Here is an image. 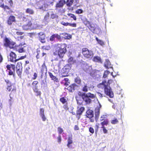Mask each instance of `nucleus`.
Instances as JSON below:
<instances>
[{"label": "nucleus", "mask_w": 151, "mask_h": 151, "mask_svg": "<svg viewBox=\"0 0 151 151\" xmlns=\"http://www.w3.org/2000/svg\"><path fill=\"white\" fill-rule=\"evenodd\" d=\"M82 91L84 92H87L88 91V88L87 84L84 85L83 87Z\"/></svg>", "instance_id": "45"}, {"label": "nucleus", "mask_w": 151, "mask_h": 151, "mask_svg": "<svg viewBox=\"0 0 151 151\" xmlns=\"http://www.w3.org/2000/svg\"><path fill=\"white\" fill-rule=\"evenodd\" d=\"M16 20L15 17L13 15H11L8 17L6 22L8 24L11 25L13 23L16 22Z\"/></svg>", "instance_id": "14"}, {"label": "nucleus", "mask_w": 151, "mask_h": 151, "mask_svg": "<svg viewBox=\"0 0 151 151\" xmlns=\"http://www.w3.org/2000/svg\"><path fill=\"white\" fill-rule=\"evenodd\" d=\"M99 124H96L95 125V131H96V132H97L98 131V129H99Z\"/></svg>", "instance_id": "58"}, {"label": "nucleus", "mask_w": 151, "mask_h": 151, "mask_svg": "<svg viewBox=\"0 0 151 151\" xmlns=\"http://www.w3.org/2000/svg\"><path fill=\"white\" fill-rule=\"evenodd\" d=\"M41 48L43 50H48L51 49V47L50 45H44Z\"/></svg>", "instance_id": "38"}, {"label": "nucleus", "mask_w": 151, "mask_h": 151, "mask_svg": "<svg viewBox=\"0 0 151 151\" xmlns=\"http://www.w3.org/2000/svg\"><path fill=\"white\" fill-rule=\"evenodd\" d=\"M25 42L20 43L19 45H15L13 49L16 51H18L19 53H22L25 52L24 48L25 46H24L25 45Z\"/></svg>", "instance_id": "7"}, {"label": "nucleus", "mask_w": 151, "mask_h": 151, "mask_svg": "<svg viewBox=\"0 0 151 151\" xmlns=\"http://www.w3.org/2000/svg\"><path fill=\"white\" fill-rule=\"evenodd\" d=\"M44 110L43 108H41L40 109V115H42L44 114Z\"/></svg>", "instance_id": "55"}, {"label": "nucleus", "mask_w": 151, "mask_h": 151, "mask_svg": "<svg viewBox=\"0 0 151 151\" xmlns=\"http://www.w3.org/2000/svg\"><path fill=\"white\" fill-rule=\"evenodd\" d=\"M109 73L110 72L108 70L105 71L104 73L103 77L104 78H106Z\"/></svg>", "instance_id": "46"}, {"label": "nucleus", "mask_w": 151, "mask_h": 151, "mask_svg": "<svg viewBox=\"0 0 151 151\" xmlns=\"http://www.w3.org/2000/svg\"><path fill=\"white\" fill-rule=\"evenodd\" d=\"M22 72V69L16 68V73L18 76L21 77Z\"/></svg>", "instance_id": "34"}, {"label": "nucleus", "mask_w": 151, "mask_h": 151, "mask_svg": "<svg viewBox=\"0 0 151 151\" xmlns=\"http://www.w3.org/2000/svg\"><path fill=\"white\" fill-rule=\"evenodd\" d=\"M4 45L6 47H9L10 49H12L16 44V43L11 41L6 37H5L4 40Z\"/></svg>", "instance_id": "8"}, {"label": "nucleus", "mask_w": 151, "mask_h": 151, "mask_svg": "<svg viewBox=\"0 0 151 151\" xmlns=\"http://www.w3.org/2000/svg\"><path fill=\"white\" fill-rule=\"evenodd\" d=\"M52 3H53L52 2H47L46 4L44 3L43 5L39 6V8L40 9H44V8L47 7L48 5Z\"/></svg>", "instance_id": "28"}, {"label": "nucleus", "mask_w": 151, "mask_h": 151, "mask_svg": "<svg viewBox=\"0 0 151 151\" xmlns=\"http://www.w3.org/2000/svg\"><path fill=\"white\" fill-rule=\"evenodd\" d=\"M38 82L37 81H34L32 82V86L33 89L38 88L37 84H38Z\"/></svg>", "instance_id": "31"}, {"label": "nucleus", "mask_w": 151, "mask_h": 151, "mask_svg": "<svg viewBox=\"0 0 151 151\" xmlns=\"http://www.w3.org/2000/svg\"><path fill=\"white\" fill-rule=\"evenodd\" d=\"M96 40L97 41L98 44L101 45L103 46L104 45V42L102 40L98 39V37H96Z\"/></svg>", "instance_id": "41"}, {"label": "nucleus", "mask_w": 151, "mask_h": 151, "mask_svg": "<svg viewBox=\"0 0 151 151\" xmlns=\"http://www.w3.org/2000/svg\"><path fill=\"white\" fill-rule=\"evenodd\" d=\"M93 111L90 109L86 111V116L88 118H92L93 116Z\"/></svg>", "instance_id": "22"}, {"label": "nucleus", "mask_w": 151, "mask_h": 151, "mask_svg": "<svg viewBox=\"0 0 151 151\" xmlns=\"http://www.w3.org/2000/svg\"><path fill=\"white\" fill-rule=\"evenodd\" d=\"M6 71L9 76L14 75L15 72V66L13 64H7L6 66Z\"/></svg>", "instance_id": "6"}, {"label": "nucleus", "mask_w": 151, "mask_h": 151, "mask_svg": "<svg viewBox=\"0 0 151 151\" xmlns=\"http://www.w3.org/2000/svg\"><path fill=\"white\" fill-rule=\"evenodd\" d=\"M67 15L68 16L70 17V18H73L74 20L76 21L77 19V18L75 15L71 13L68 14Z\"/></svg>", "instance_id": "44"}, {"label": "nucleus", "mask_w": 151, "mask_h": 151, "mask_svg": "<svg viewBox=\"0 0 151 151\" xmlns=\"http://www.w3.org/2000/svg\"><path fill=\"white\" fill-rule=\"evenodd\" d=\"M30 69V68L29 66L26 68L25 69V71L26 73H28L29 70Z\"/></svg>", "instance_id": "63"}, {"label": "nucleus", "mask_w": 151, "mask_h": 151, "mask_svg": "<svg viewBox=\"0 0 151 151\" xmlns=\"http://www.w3.org/2000/svg\"><path fill=\"white\" fill-rule=\"evenodd\" d=\"M93 60L94 62H101V59L100 57L99 56H95L93 59Z\"/></svg>", "instance_id": "36"}, {"label": "nucleus", "mask_w": 151, "mask_h": 151, "mask_svg": "<svg viewBox=\"0 0 151 151\" xmlns=\"http://www.w3.org/2000/svg\"><path fill=\"white\" fill-rule=\"evenodd\" d=\"M72 136L71 135L70 137H69L68 139V144L67 146L68 147H70V145L73 143Z\"/></svg>", "instance_id": "30"}, {"label": "nucleus", "mask_w": 151, "mask_h": 151, "mask_svg": "<svg viewBox=\"0 0 151 151\" xmlns=\"http://www.w3.org/2000/svg\"><path fill=\"white\" fill-rule=\"evenodd\" d=\"M38 40L42 43H45L46 42V34L43 32H40L37 34Z\"/></svg>", "instance_id": "9"}, {"label": "nucleus", "mask_w": 151, "mask_h": 151, "mask_svg": "<svg viewBox=\"0 0 151 151\" xmlns=\"http://www.w3.org/2000/svg\"><path fill=\"white\" fill-rule=\"evenodd\" d=\"M41 116V117L42 119V120L43 121H45L46 120V118L45 116V115L44 114V115H40Z\"/></svg>", "instance_id": "60"}, {"label": "nucleus", "mask_w": 151, "mask_h": 151, "mask_svg": "<svg viewBox=\"0 0 151 151\" xmlns=\"http://www.w3.org/2000/svg\"><path fill=\"white\" fill-rule=\"evenodd\" d=\"M16 68L22 69V63L21 62H18L17 64Z\"/></svg>", "instance_id": "40"}, {"label": "nucleus", "mask_w": 151, "mask_h": 151, "mask_svg": "<svg viewBox=\"0 0 151 151\" xmlns=\"http://www.w3.org/2000/svg\"><path fill=\"white\" fill-rule=\"evenodd\" d=\"M60 100L63 104H64L67 102V101L64 97L60 98Z\"/></svg>", "instance_id": "48"}, {"label": "nucleus", "mask_w": 151, "mask_h": 151, "mask_svg": "<svg viewBox=\"0 0 151 151\" xmlns=\"http://www.w3.org/2000/svg\"><path fill=\"white\" fill-rule=\"evenodd\" d=\"M73 2V0H67L65 3L68 7H70L72 5Z\"/></svg>", "instance_id": "33"}, {"label": "nucleus", "mask_w": 151, "mask_h": 151, "mask_svg": "<svg viewBox=\"0 0 151 151\" xmlns=\"http://www.w3.org/2000/svg\"><path fill=\"white\" fill-rule=\"evenodd\" d=\"M83 13V10L82 9H78L76 11V13L77 14H81Z\"/></svg>", "instance_id": "51"}, {"label": "nucleus", "mask_w": 151, "mask_h": 151, "mask_svg": "<svg viewBox=\"0 0 151 151\" xmlns=\"http://www.w3.org/2000/svg\"><path fill=\"white\" fill-rule=\"evenodd\" d=\"M83 100L85 101L86 103L87 104H89L91 102V99L88 97H82Z\"/></svg>", "instance_id": "32"}, {"label": "nucleus", "mask_w": 151, "mask_h": 151, "mask_svg": "<svg viewBox=\"0 0 151 151\" xmlns=\"http://www.w3.org/2000/svg\"><path fill=\"white\" fill-rule=\"evenodd\" d=\"M55 38L58 40H61V37L60 35L58 34H54L50 37V40L52 42L53 41L55 40Z\"/></svg>", "instance_id": "17"}, {"label": "nucleus", "mask_w": 151, "mask_h": 151, "mask_svg": "<svg viewBox=\"0 0 151 151\" xmlns=\"http://www.w3.org/2000/svg\"><path fill=\"white\" fill-rule=\"evenodd\" d=\"M89 132L93 134L94 133V129L92 127H90L89 128Z\"/></svg>", "instance_id": "53"}, {"label": "nucleus", "mask_w": 151, "mask_h": 151, "mask_svg": "<svg viewBox=\"0 0 151 151\" xmlns=\"http://www.w3.org/2000/svg\"><path fill=\"white\" fill-rule=\"evenodd\" d=\"M17 35H22L24 33V32L20 31H17L16 33Z\"/></svg>", "instance_id": "56"}, {"label": "nucleus", "mask_w": 151, "mask_h": 151, "mask_svg": "<svg viewBox=\"0 0 151 151\" xmlns=\"http://www.w3.org/2000/svg\"><path fill=\"white\" fill-rule=\"evenodd\" d=\"M66 1L65 0H60L56 4L55 6L56 9L62 8L64 5L65 4Z\"/></svg>", "instance_id": "16"}, {"label": "nucleus", "mask_w": 151, "mask_h": 151, "mask_svg": "<svg viewBox=\"0 0 151 151\" xmlns=\"http://www.w3.org/2000/svg\"><path fill=\"white\" fill-rule=\"evenodd\" d=\"M64 36L63 38L65 39H70L72 37V36L71 35L69 34L66 33H63L60 34Z\"/></svg>", "instance_id": "26"}, {"label": "nucleus", "mask_w": 151, "mask_h": 151, "mask_svg": "<svg viewBox=\"0 0 151 151\" xmlns=\"http://www.w3.org/2000/svg\"><path fill=\"white\" fill-rule=\"evenodd\" d=\"M5 82L6 83V84L7 86H8L11 85L12 83L8 79H5L4 80Z\"/></svg>", "instance_id": "47"}, {"label": "nucleus", "mask_w": 151, "mask_h": 151, "mask_svg": "<svg viewBox=\"0 0 151 151\" xmlns=\"http://www.w3.org/2000/svg\"><path fill=\"white\" fill-rule=\"evenodd\" d=\"M61 24L64 26H69L70 27H76L77 25L76 23H70L68 22H65L62 21L60 23Z\"/></svg>", "instance_id": "21"}, {"label": "nucleus", "mask_w": 151, "mask_h": 151, "mask_svg": "<svg viewBox=\"0 0 151 151\" xmlns=\"http://www.w3.org/2000/svg\"><path fill=\"white\" fill-rule=\"evenodd\" d=\"M68 73L67 72H65V71H63L61 74V77L67 76H68Z\"/></svg>", "instance_id": "49"}, {"label": "nucleus", "mask_w": 151, "mask_h": 151, "mask_svg": "<svg viewBox=\"0 0 151 151\" xmlns=\"http://www.w3.org/2000/svg\"><path fill=\"white\" fill-rule=\"evenodd\" d=\"M74 129L75 131L78 130L79 129V128L77 125H76L74 126Z\"/></svg>", "instance_id": "61"}, {"label": "nucleus", "mask_w": 151, "mask_h": 151, "mask_svg": "<svg viewBox=\"0 0 151 151\" xmlns=\"http://www.w3.org/2000/svg\"><path fill=\"white\" fill-rule=\"evenodd\" d=\"M101 105L100 104L99 106H97L95 109V119L96 121L99 119V114L100 109L101 107Z\"/></svg>", "instance_id": "15"}, {"label": "nucleus", "mask_w": 151, "mask_h": 151, "mask_svg": "<svg viewBox=\"0 0 151 151\" xmlns=\"http://www.w3.org/2000/svg\"><path fill=\"white\" fill-rule=\"evenodd\" d=\"M101 128L103 129V132L104 134H106L107 133V130L104 126H102Z\"/></svg>", "instance_id": "54"}, {"label": "nucleus", "mask_w": 151, "mask_h": 151, "mask_svg": "<svg viewBox=\"0 0 151 151\" xmlns=\"http://www.w3.org/2000/svg\"><path fill=\"white\" fill-rule=\"evenodd\" d=\"M32 24L30 20H28L26 24L23 26V28L25 30L30 29L32 27Z\"/></svg>", "instance_id": "18"}, {"label": "nucleus", "mask_w": 151, "mask_h": 151, "mask_svg": "<svg viewBox=\"0 0 151 151\" xmlns=\"http://www.w3.org/2000/svg\"><path fill=\"white\" fill-rule=\"evenodd\" d=\"M84 24L93 33H95L97 27V25L93 23L86 19L83 22Z\"/></svg>", "instance_id": "3"}, {"label": "nucleus", "mask_w": 151, "mask_h": 151, "mask_svg": "<svg viewBox=\"0 0 151 151\" xmlns=\"http://www.w3.org/2000/svg\"><path fill=\"white\" fill-rule=\"evenodd\" d=\"M100 121L101 122V124L102 126L107 125L109 123L108 120L105 115H103L101 117Z\"/></svg>", "instance_id": "10"}, {"label": "nucleus", "mask_w": 151, "mask_h": 151, "mask_svg": "<svg viewBox=\"0 0 151 151\" xmlns=\"http://www.w3.org/2000/svg\"><path fill=\"white\" fill-rule=\"evenodd\" d=\"M74 81L77 84L80 85L81 83V80L79 77H77L75 78Z\"/></svg>", "instance_id": "37"}, {"label": "nucleus", "mask_w": 151, "mask_h": 151, "mask_svg": "<svg viewBox=\"0 0 151 151\" xmlns=\"http://www.w3.org/2000/svg\"><path fill=\"white\" fill-rule=\"evenodd\" d=\"M48 74L50 77L55 82L58 83L59 82L58 79L56 76H54L52 73L50 72H48Z\"/></svg>", "instance_id": "25"}, {"label": "nucleus", "mask_w": 151, "mask_h": 151, "mask_svg": "<svg viewBox=\"0 0 151 151\" xmlns=\"http://www.w3.org/2000/svg\"><path fill=\"white\" fill-rule=\"evenodd\" d=\"M71 69V64H68L66 65L63 68V71H65V72L68 73L70 72Z\"/></svg>", "instance_id": "24"}, {"label": "nucleus", "mask_w": 151, "mask_h": 151, "mask_svg": "<svg viewBox=\"0 0 151 151\" xmlns=\"http://www.w3.org/2000/svg\"><path fill=\"white\" fill-rule=\"evenodd\" d=\"M76 85L75 83L71 84L67 88V90L69 92H73L75 90V88Z\"/></svg>", "instance_id": "20"}, {"label": "nucleus", "mask_w": 151, "mask_h": 151, "mask_svg": "<svg viewBox=\"0 0 151 151\" xmlns=\"http://www.w3.org/2000/svg\"><path fill=\"white\" fill-rule=\"evenodd\" d=\"M37 77V74L36 73H34L33 74V77L32 79L33 80L36 79Z\"/></svg>", "instance_id": "57"}, {"label": "nucleus", "mask_w": 151, "mask_h": 151, "mask_svg": "<svg viewBox=\"0 0 151 151\" xmlns=\"http://www.w3.org/2000/svg\"><path fill=\"white\" fill-rule=\"evenodd\" d=\"M82 53L84 57L88 59L92 58L93 56V51L89 50L86 47H83L82 49Z\"/></svg>", "instance_id": "4"}, {"label": "nucleus", "mask_w": 151, "mask_h": 151, "mask_svg": "<svg viewBox=\"0 0 151 151\" xmlns=\"http://www.w3.org/2000/svg\"><path fill=\"white\" fill-rule=\"evenodd\" d=\"M57 129L59 135L62 134L64 131L63 129L60 127H58Z\"/></svg>", "instance_id": "42"}, {"label": "nucleus", "mask_w": 151, "mask_h": 151, "mask_svg": "<svg viewBox=\"0 0 151 151\" xmlns=\"http://www.w3.org/2000/svg\"><path fill=\"white\" fill-rule=\"evenodd\" d=\"M111 122L112 124H115L118 123L119 121L116 118H114L111 121Z\"/></svg>", "instance_id": "43"}, {"label": "nucleus", "mask_w": 151, "mask_h": 151, "mask_svg": "<svg viewBox=\"0 0 151 151\" xmlns=\"http://www.w3.org/2000/svg\"><path fill=\"white\" fill-rule=\"evenodd\" d=\"M82 96V97H88L92 99H94L95 97V96L93 94L89 92L87 93H83Z\"/></svg>", "instance_id": "23"}, {"label": "nucleus", "mask_w": 151, "mask_h": 151, "mask_svg": "<svg viewBox=\"0 0 151 151\" xmlns=\"http://www.w3.org/2000/svg\"><path fill=\"white\" fill-rule=\"evenodd\" d=\"M24 36H21L20 37H17V40H20L23 39L24 38Z\"/></svg>", "instance_id": "62"}, {"label": "nucleus", "mask_w": 151, "mask_h": 151, "mask_svg": "<svg viewBox=\"0 0 151 151\" xmlns=\"http://www.w3.org/2000/svg\"><path fill=\"white\" fill-rule=\"evenodd\" d=\"M4 0H0V7L3 9L4 11H6V10H10L9 11L10 13H12L13 11L11 10V7H12L13 6L14 4L12 0H9L8 1V3L9 4V6L7 5H4V4H2Z\"/></svg>", "instance_id": "5"}, {"label": "nucleus", "mask_w": 151, "mask_h": 151, "mask_svg": "<svg viewBox=\"0 0 151 151\" xmlns=\"http://www.w3.org/2000/svg\"><path fill=\"white\" fill-rule=\"evenodd\" d=\"M6 89L9 91H11V92H13L15 93L16 91V87L14 85V84L13 83L9 86H7ZM11 93H11L10 94V99L9 100V101H11V99H12V98L10 96V95L11 94Z\"/></svg>", "instance_id": "11"}, {"label": "nucleus", "mask_w": 151, "mask_h": 151, "mask_svg": "<svg viewBox=\"0 0 151 151\" xmlns=\"http://www.w3.org/2000/svg\"><path fill=\"white\" fill-rule=\"evenodd\" d=\"M63 81H65V82L64 84V85L65 86H68L69 84L70 83V82L69 81V79L68 78H65L64 79Z\"/></svg>", "instance_id": "39"}, {"label": "nucleus", "mask_w": 151, "mask_h": 151, "mask_svg": "<svg viewBox=\"0 0 151 151\" xmlns=\"http://www.w3.org/2000/svg\"><path fill=\"white\" fill-rule=\"evenodd\" d=\"M37 55L36 56V58L37 59L41 58L44 56L46 55V54L44 52H42L40 50H37Z\"/></svg>", "instance_id": "19"}, {"label": "nucleus", "mask_w": 151, "mask_h": 151, "mask_svg": "<svg viewBox=\"0 0 151 151\" xmlns=\"http://www.w3.org/2000/svg\"><path fill=\"white\" fill-rule=\"evenodd\" d=\"M97 93L99 96L100 97L102 98L103 97V95L101 93L99 92H97Z\"/></svg>", "instance_id": "64"}, {"label": "nucleus", "mask_w": 151, "mask_h": 151, "mask_svg": "<svg viewBox=\"0 0 151 151\" xmlns=\"http://www.w3.org/2000/svg\"><path fill=\"white\" fill-rule=\"evenodd\" d=\"M47 71V67L45 65V63H43V64L42 65V68L41 69V72L42 73V75L45 72V73H46Z\"/></svg>", "instance_id": "27"}, {"label": "nucleus", "mask_w": 151, "mask_h": 151, "mask_svg": "<svg viewBox=\"0 0 151 151\" xmlns=\"http://www.w3.org/2000/svg\"><path fill=\"white\" fill-rule=\"evenodd\" d=\"M17 56L14 52L11 51L9 54L10 61L12 62H16L18 61V59H16Z\"/></svg>", "instance_id": "12"}, {"label": "nucleus", "mask_w": 151, "mask_h": 151, "mask_svg": "<svg viewBox=\"0 0 151 151\" xmlns=\"http://www.w3.org/2000/svg\"><path fill=\"white\" fill-rule=\"evenodd\" d=\"M84 110L85 108L83 107H81L77 110L76 116L78 120L80 119L81 115H82Z\"/></svg>", "instance_id": "13"}, {"label": "nucleus", "mask_w": 151, "mask_h": 151, "mask_svg": "<svg viewBox=\"0 0 151 151\" xmlns=\"http://www.w3.org/2000/svg\"><path fill=\"white\" fill-rule=\"evenodd\" d=\"M26 57H27V55H24V56H22L20 58L18 59V61L19 60L23 59H24L25 58H26Z\"/></svg>", "instance_id": "59"}, {"label": "nucleus", "mask_w": 151, "mask_h": 151, "mask_svg": "<svg viewBox=\"0 0 151 151\" xmlns=\"http://www.w3.org/2000/svg\"><path fill=\"white\" fill-rule=\"evenodd\" d=\"M57 139L58 142L59 144L61 143L62 139L60 135H59L57 137Z\"/></svg>", "instance_id": "50"}, {"label": "nucleus", "mask_w": 151, "mask_h": 151, "mask_svg": "<svg viewBox=\"0 0 151 151\" xmlns=\"http://www.w3.org/2000/svg\"><path fill=\"white\" fill-rule=\"evenodd\" d=\"M68 62L69 63H71L73 62L74 59L73 57H70L68 59Z\"/></svg>", "instance_id": "52"}, {"label": "nucleus", "mask_w": 151, "mask_h": 151, "mask_svg": "<svg viewBox=\"0 0 151 151\" xmlns=\"http://www.w3.org/2000/svg\"><path fill=\"white\" fill-rule=\"evenodd\" d=\"M57 46H58V49L54 52V55H58L60 58H63L67 52V45L65 43H63L58 44Z\"/></svg>", "instance_id": "1"}, {"label": "nucleus", "mask_w": 151, "mask_h": 151, "mask_svg": "<svg viewBox=\"0 0 151 151\" xmlns=\"http://www.w3.org/2000/svg\"><path fill=\"white\" fill-rule=\"evenodd\" d=\"M25 12L26 13L31 15L33 14L34 13V10L30 8H27L25 10Z\"/></svg>", "instance_id": "29"}, {"label": "nucleus", "mask_w": 151, "mask_h": 151, "mask_svg": "<svg viewBox=\"0 0 151 151\" xmlns=\"http://www.w3.org/2000/svg\"><path fill=\"white\" fill-rule=\"evenodd\" d=\"M112 82V80H109L108 83L106 81H103L101 83L99 84L98 86L99 87H100L101 85H103L104 88L105 93L110 98H113L114 96V93L109 86L110 83Z\"/></svg>", "instance_id": "2"}, {"label": "nucleus", "mask_w": 151, "mask_h": 151, "mask_svg": "<svg viewBox=\"0 0 151 151\" xmlns=\"http://www.w3.org/2000/svg\"><path fill=\"white\" fill-rule=\"evenodd\" d=\"M33 90L34 92L37 93L36 96H39L40 97L41 95V92L40 91H39L38 88Z\"/></svg>", "instance_id": "35"}]
</instances>
